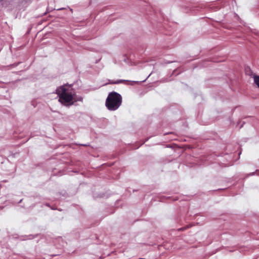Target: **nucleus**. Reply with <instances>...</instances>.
<instances>
[{
    "instance_id": "obj_6",
    "label": "nucleus",
    "mask_w": 259,
    "mask_h": 259,
    "mask_svg": "<svg viewBox=\"0 0 259 259\" xmlns=\"http://www.w3.org/2000/svg\"><path fill=\"white\" fill-rule=\"evenodd\" d=\"M139 259H145V258H139Z\"/></svg>"
},
{
    "instance_id": "obj_3",
    "label": "nucleus",
    "mask_w": 259,
    "mask_h": 259,
    "mask_svg": "<svg viewBox=\"0 0 259 259\" xmlns=\"http://www.w3.org/2000/svg\"><path fill=\"white\" fill-rule=\"evenodd\" d=\"M127 81H128V80H126L119 79V80H117L114 82H112L111 83H113V84H118V83H121L127 82Z\"/></svg>"
},
{
    "instance_id": "obj_1",
    "label": "nucleus",
    "mask_w": 259,
    "mask_h": 259,
    "mask_svg": "<svg viewBox=\"0 0 259 259\" xmlns=\"http://www.w3.org/2000/svg\"><path fill=\"white\" fill-rule=\"evenodd\" d=\"M59 97V101L65 106L73 105L77 101H82V98L75 94L74 90L70 85H63L56 90Z\"/></svg>"
},
{
    "instance_id": "obj_5",
    "label": "nucleus",
    "mask_w": 259,
    "mask_h": 259,
    "mask_svg": "<svg viewBox=\"0 0 259 259\" xmlns=\"http://www.w3.org/2000/svg\"><path fill=\"white\" fill-rule=\"evenodd\" d=\"M63 9H64V8H62L58 9L57 10L59 11V10H63Z\"/></svg>"
},
{
    "instance_id": "obj_2",
    "label": "nucleus",
    "mask_w": 259,
    "mask_h": 259,
    "mask_svg": "<svg viewBox=\"0 0 259 259\" xmlns=\"http://www.w3.org/2000/svg\"><path fill=\"white\" fill-rule=\"evenodd\" d=\"M121 103V96L115 92H112L109 94L106 99L105 104L109 110L115 111L119 108Z\"/></svg>"
},
{
    "instance_id": "obj_7",
    "label": "nucleus",
    "mask_w": 259,
    "mask_h": 259,
    "mask_svg": "<svg viewBox=\"0 0 259 259\" xmlns=\"http://www.w3.org/2000/svg\"><path fill=\"white\" fill-rule=\"evenodd\" d=\"M3 0H0V1H2Z\"/></svg>"
},
{
    "instance_id": "obj_4",
    "label": "nucleus",
    "mask_w": 259,
    "mask_h": 259,
    "mask_svg": "<svg viewBox=\"0 0 259 259\" xmlns=\"http://www.w3.org/2000/svg\"><path fill=\"white\" fill-rule=\"evenodd\" d=\"M254 81L256 85L259 88V76H254Z\"/></svg>"
}]
</instances>
